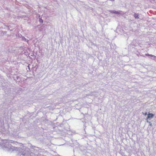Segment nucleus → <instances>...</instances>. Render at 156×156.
<instances>
[{
  "label": "nucleus",
  "instance_id": "1",
  "mask_svg": "<svg viewBox=\"0 0 156 156\" xmlns=\"http://www.w3.org/2000/svg\"><path fill=\"white\" fill-rule=\"evenodd\" d=\"M154 114L152 113H149L148 114V116L147 118V119H149L152 118L154 117Z\"/></svg>",
  "mask_w": 156,
  "mask_h": 156
},
{
  "label": "nucleus",
  "instance_id": "2",
  "mask_svg": "<svg viewBox=\"0 0 156 156\" xmlns=\"http://www.w3.org/2000/svg\"><path fill=\"white\" fill-rule=\"evenodd\" d=\"M134 16L136 19H139V14L138 13H135L134 14Z\"/></svg>",
  "mask_w": 156,
  "mask_h": 156
},
{
  "label": "nucleus",
  "instance_id": "3",
  "mask_svg": "<svg viewBox=\"0 0 156 156\" xmlns=\"http://www.w3.org/2000/svg\"><path fill=\"white\" fill-rule=\"evenodd\" d=\"M112 12L114 13H115V14H119L120 13L118 11H115V10L112 11Z\"/></svg>",
  "mask_w": 156,
  "mask_h": 156
},
{
  "label": "nucleus",
  "instance_id": "4",
  "mask_svg": "<svg viewBox=\"0 0 156 156\" xmlns=\"http://www.w3.org/2000/svg\"><path fill=\"white\" fill-rule=\"evenodd\" d=\"M39 21L40 23H43V20L41 18H39Z\"/></svg>",
  "mask_w": 156,
  "mask_h": 156
},
{
  "label": "nucleus",
  "instance_id": "5",
  "mask_svg": "<svg viewBox=\"0 0 156 156\" xmlns=\"http://www.w3.org/2000/svg\"><path fill=\"white\" fill-rule=\"evenodd\" d=\"M149 56H151V57H156V56H155L154 55H150V54Z\"/></svg>",
  "mask_w": 156,
  "mask_h": 156
},
{
  "label": "nucleus",
  "instance_id": "6",
  "mask_svg": "<svg viewBox=\"0 0 156 156\" xmlns=\"http://www.w3.org/2000/svg\"><path fill=\"white\" fill-rule=\"evenodd\" d=\"M145 55L147 56H149L150 54H145Z\"/></svg>",
  "mask_w": 156,
  "mask_h": 156
},
{
  "label": "nucleus",
  "instance_id": "7",
  "mask_svg": "<svg viewBox=\"0 0 156 156\" xmlns=\"http://www.w3.org/2000/svg\"><path fill=\"white\" fill-rule=\"evenodd\" d=\"M144 115H147V112H146L144 114Z\"/></svg>",
  "mask_w": 156,
  "mask_h": 156
}]
</instances>
